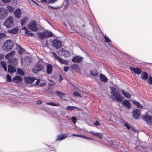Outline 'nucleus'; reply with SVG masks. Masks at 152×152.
I'll return each instance as SVG.
<instances>
[{"instance_id":"obj_1","label":"nucleus","mask_w":152,"mask_h":152,"mask_svg":"<svg viewBox=\"0 0 152 152\" xmlns=\"http://www.w3.org/2000/svg\"><path fill=\"white\" fill-rule=\"evenodd\" d=\"M110 93L112 95L110 98H112V101H115L116 100L119 103L121 102L124 99V97L119 94L118 91H117L116 88L113 87H110Z\"/></svg>"},{"instance_id":"obj_2","label":"nucleus","mask_w":152,"mask_h":152,"mask_svg":"<svg viewBox=\"0 0 152 152\" xmlns=\"http://www.w3.org/2000/svg\"><path fill=\"white\" fill-rule=\"evenodd\" d=\"M14 46V44L11 39L7 40L4 43L2 46V49L5 51H8L11 50Z\"/></svg>"},{"instance_id":"obj_3","label":"nucleus","mask_w":152,"mask_h":152,"mask_svg":"<svg viewBox=\"0 0 152 152\" xmlns=\"http://www.w3.org/2000/svg\"><path fill=\"white\" fill-rule=\"evenodd\" d=\"M28 28L30 30L34 32H37L39 30L37 22L34 20L30 21L28 24Z\"/></svg>"},{"instance_id":"obj_4","label":"nucleus","mask_w":152,"mask_h":152,"mask_svg":"<svg viewBox=\"0 0 152 152\" xmlns=\"http://www.w3.org/2000/svg\"><path fill=\"white\" fill-rule=\"evenodd\" d=\"M14 19L12 16H10L5 21L3 25L7 28H10L14 26Z\"/></svg>"},{"instance_id":"obj_5","label":"nucleus","mask_w":152,"mask_h":152,"mask_svg":"<svg viewBox=\"0 0 152 152\" xmlns=\"http://www.w3.org/2000/svg\"><path fill=\"white\" fill-rule=\"evenodd\" d=\"M52 55L54 57L55 59H56L58 61L60 62L61 64H65L66 65L68 64V61L66 60H64L59 56H58L57 54L54 52H53L52 53Z\"/></svg>"},{"instance_id":"obj_6","label":"nucleus","mask_w":152,"mask_h":152,"mask_svg":"<svg viewBox=\"0 0 152 152\" xmlns=\"http://www.w3.org/2000/svg\"><path fill=\"white\" fill-rule=\"evenodd\" d=\"M53 46L56 49H58L62 47V42L57 39H54L51 41Z\"/></svg>"},{"instance_id":"obj_7","label":"nucleus","mask_w":152,"mask_h":152,"mask_svg":"<svg viewBox=\"0 0 152 152\" xmlns=\"http://www.w3.org/2000/svg\"><path fill=\"white\" fill-rule=\"evenodd\" d=\"M143 120L146 121L150 125H152V117L148 114L143 115H142Z\"/></svg>"},{"instance_id":"obj_8","label":"nucleus","mask_w":152,"mask_h":152,"mask_svg":"<svg viewBox=\"0 0 152 152\" xmlns=\"http://www.w3.org/2000/svg\"><path fill=\"white\" fill-rule=\"evenodd\" d=\"M8 14L7 10L4 8H0V18L1 19H4L6 18Z\"/></svg>"},{"instance_id":"obj_9","label":"nucleus","mask_w":152,"mask_h":152,"mask_svg":"<svg viewBox=\"0 0 152 152\" xmlns=\"http://www.w3.org/2000/svg\"><path fill=\"white\" fill-rule=\"evenodd\" d=\"M43 69L42 65L39 63L36 64L34 68L32 69V72L34 73H37L41 70Z\"/></svg>"},{"instance_id":"obj_10","label":"nucleus","mask_w":152,"mask_h":152,"mask_svg":"<svg viewBox=\"0 0 152 152\" xmlns=\"http://www.w3.org/2000/svg\"><path fill=\"white\" fill-rule=\"evenodd\" d=\"M141 110L139 109H136L132 112V115L134 118L136 120L139 118L140 115Z\"/></svg>"},{"instance_id":"obj_11","label":"nucleus","mask_w":152,"mask_h":152,"mask_svg":"<svg viewBox=\"0 0 152 152\" xmlns=\"http://www.w3.org/2000/svg\"><path fill=\"white\" fill-rule=\"evenodd\" d=\"M18 59L16 58H12L10 59L7 61V63L9 65H10L14 67L16 66L18 64Z\"/></svg>"},{"instance_id":"obj_12","label":"nucleus","mask_w":152,"mask_h":152,"mask_svg":"<svg viewBox=\"0 0 152 152\" xmlns=\"http://www.w3.org/2000/svg\"><path fill=\"white\" fill-rule=\"evenodd\" d=\"M129 69L132 71H133L135 73L139 75L142 73V70L138 67H132V66H129Z\"/></svg>"},{"instance_id":"obj_13","label":"nucleus","mask_w":152,"mask_h":152,"mask_svg":"<svg viewBox=\"0 0 152 152\" xmlns=\"http://www.w3.org/2000/svg\"><path fill=\"white\" fill-rule=\"evenodd\" d=\"M83 57L79 56H75L72 60V61L74 63H79L81 62Z\"/></svg>"},{"instance_id":"obj_14","label":"nucleus","mask_w":152,"mask_h":152,"mask_svg":"<svg viewBox=\"0 0 152 152\" xmlns=\"http://www.w3.org/2000/svg\"><path fill=\"white\" fill-rule=\"evenodd\" d=\"M36 79L35 77L29 76L25 77L24 78L25 81L27 83H32Z\"/></svg>"},{"instance_id":"obj_15","label":"nucleus","mask_w":152,"mask_h":152,"mask_svg":"<svg viewBox=\"0 0 152 152\" xmlns=\"http://www.w3.org/2000/svg\"><path fill=\"white\" fill-rule=\"evenodd\" d=\"M14 14L17 18H19L22 14L20 9L19 8H17L14 11Z\"/></svg>"},{"instance_id":"obj_16","label":"nucleus","mask_w":152,"mask_h":152,"mask_svg":"<svg viewBox=\"0 0 152 152\" xmlns=\"http://www.w3.org/2000/svg\"><path fill=\"white\" fill-rule=\"evenodd\" d=\"M122 105L126 107L128 109H130L131 108V105L130 104V102L128 100L125 99L122 101Z\"/></svg>"},{"instance_id":"obj_17","label":"nucleus","mask_w":152,"mask_h":152,"mask_svg":"<svg viewBox=\"0 0 152 152\" xmlns=\"http://www.w3.org/2000/svg\"><path fill=\"white\" fill-rule=\"evenodd\" d=\"M88 133L91 134L93 136L98 137L100 139H102V136H103V134L101 133L95 132L92 131H90V132Z\"/></svg>"},{"instance_id":"obj_18","label":"nucleus","mask_w":152,"mask_h":152,"mask_svg":"<svg viewBox=\"0 0 152 152\" xmlns=\"http://www.w3.org/2000/svg\"><path fill=\"white\" fill-rule=\"evenodd\" d=\"M22 80L23 79L21 76L16 75L13 78L12 81L14 82L18 83L21 82Z\"/></svg>"},{"instance_id":"obj_19","label":"nucleus","mask_w":152,"mask_h":152,"mask_svg":"<svg viewBox=\"0 0 152 152\" xmlns=\"http://www.w3.org/2000/svg\"><path fill=\"white\" fill-rule=\"evenodd\" d=\"M142 79L146 81L148 78L149 76L147 72L145 71H143L141 75Z\"/></svg>"},{"instance_id":"obj_20","label":"nucleus","mask_w":152,"mask_h":152,"mask_svg":"<svg viewBox=\"0 0 152 152\" xmlns=\"http://www.w3.org/2000/svg\"><path fill=\"white\" fill-rule=\"evenodd\" d=\"M32 61V58L29 56H26L25 57V62L26 64L28 66L30 65Z\"/></svg>"},{"instance_id":"obj_21","label":"nucleus","mask_w":152,"mask_h":152,"mask_svg":"<svg viewBox=\"0 0 152 152\" xmlns=\"http://www.w3.org/2000/svg\"><path fill=\"white\" fill-rule=\"evenodd\" d=\"M53 66L50 64H48L46 66V72L48 74H51L53 72Z\"/></svg>"},{"instance_id":"obj_22","label":"nucleus","mask_w":152,"mask_h":152,"mask_svg":"<svg viewBox=\"0 0 152 152\" xmlns=\"http://www.w3.org/2000/svg\"><path fill=\"white\" fill-rule=\"evenodd\" d=\"M16 67H14L10 65H9L8 66V71L10 73L13 74L16 72Z\"/></svg>"},{"instance_id":"obj_23","label":"nucleus","mask_w":152,"mask_h":152,"mask_svg":"<svg viewBox=\"0 0 152 152\" xmlns=\"http://www.w3.org/2000/svg\"><path fill=\"white\" fill-rule=\"evenodd\" d=\"M99 79L101 81L106 83L108 81V80L106 76L102 74H100L99 75Z\"/></svg>"},{"instance_id":"obj_24","label":"nucleus","mask_w":152,"mask_h":152,"mask_svg":"<svg viewBox=\"0 0 152 152\" xmlns=\"http://www.w3.org/2000/svg\"><path fill=\"white\" fill-rule=\"evenodd\" d=\"M67 135L66 134H60L58 135L56 139V141H61L67 137Z\"/></svg>"},{"instance_id":"obj_25","label":"nucleus","mask_w":152,"mask_h":152,"mask_svg":"<svg viewBox=\"0 0 152 152\" xmlns=\"http://www.w3.org/2000/svg\"><path fill=\"white\" fill-rule=\"evenodd\" d=\"M37 35L40 38L42 39H45L47 38L45 31L39 32L37 33Z\"/></svg>"},{"instance_id":"obj_26","label":"nucleus","mask_w":152,"mask_h":152,"mask_svg":"<svg viewBox=\"0 0 152 152\" xmlns=\"http://www.w3.org/2000/svg\"><path fill=\"white\" fill-rule=\"evenodd\" d=\"M18 31V28L17 27H15L11 29L10 30H8V31L11 34H17Z\"/></svg>"},{"instance_id":"obj_27","label":"nucleus","mask_w":152,"mask_h":152,"mask_svg":"<svg viewBox=\"0 0 152 152\" xmlns=\"http://www.w3.org/2000/svg\"><path fill=\"white\" fill-rule=\"evenodd\" d=\"M62 54L64 56L66 57H68L70 55V52L66 50H62Z\"/></svg>"},{"instance_id":"obj_28","label":"nucleus","mask_w":152,"mask_h":152,"mask_svg":"<svg viewBox=\"0 0 152 152\" xmlns=\"http://www.w3.org/2000/svg\"><path fill=\"white\" fill-rule=\"evenodd\" d=\"M121 92L122 94L127 99H129L131 97V95L130 94L127 92L126 91H125L124 90H122Z\"/></svg>"},{"instance_id":"obj_29","label":"nucleus","mask_w":152,"mask_h":152,"mask_svg":"<svg viewBox=\"0 0 152 152\" xmlns=\"http://www.w3.org/2000/svg\"><path fill=\"white\" fill-rule=\"evenodd\" d=\"M28 20V18L26 16L24 17V18L21 20L20 21V24L21 26H24Z\"/></svg>"},{"instance_id":"obj_30","label":"nucleus","mask_w":152,"mask_h":152,"mask_svg":"<svg viewBox=\"0 0 152 152\" xmlns=\"http://www.w3.org/2000/svg\"><path fill=\"white\" fill-rule=\"evenodd\" d=\"M45 145L47 146L48 147L50 148H46V151L47 152H49L50 151H52L56 152V149L53 146H50L47 144H45Z\"/></svg>"},{"instance_id":"obj_31","label":"nucleus","mask_w":152,"mask_h":152,"mask_svg":"<svg viewBox=\"0 0 152 152\" xmlns=\"http://www.w3.org/2000/svg\"><path fill=\"white\" fill-rule=\"evenodd\" d=\"M90 73L91 75L93 76L97 77L98 76L97 72L96 69H95L94 70H90Z\"/></svg>"},{"instance_id":"obj_32","label":"nucleus","mask_w":152,"mask_h":152,"mask_svg":"<svg viewBox=\"0 0 152 152\" xmlns=\"http://www.w3.org/2000/svg\"><path fill=\"white\" fill-rule=\"evenodd\" d=\"M117 145L119 147H121L122 149H123L125 152H132L129 149L124 147V146L120 144Z\"/></svg>"},{"instance_id":"obj_33","label":"nucleus","mask_w":152,"mask_h":152,"mask_svg":"<svg viewBox=\"0 0 152 152\" xmlns=\"http://www.w3.org/2000/svg\"><path fill=\"white\" fill-rule=\"evenodd\" d=\"M18 53L20 55H21L25 51V50L19 45H18Z\"/></svg>"},{"instance_id":"obj_34","label":"nucleus","mask_w":152,"mask_h":152,"mask_svg":"<svg viewBox=\"0 0 152 152\" xmlns=\"http://www.w3.org/2000/svg\"><path fill=\"white\" fill-rule=\"evenodd\" d=\"M10 104L12 106L17 107L19 104V102L17 101H12Z\"/></svg>"},{"instance_id":"obj_35","label":"nucleus","mask_w":152,"mask_h":152,"mask_svg":"<svg viewBox=\"0 0 152 152\" xmlns=\"http://www.w3.org/2000/svg\"><path fill=\"white\" fill-rule=\"evenodd\" d=\"M7 9L9 12H13L15 10V8L12 6L11 5L7 6Z\"/></svg>"},{"instance_id":"obj_36","label":"nucleus","mask_w":152,"mask_h":152,"mask_svg":"<svg viewBox=\"0 0 152 152\" xmlns=\"http://www.w3.org/2000/svg\"><path fill=\"white\" fill-rule=\"evenodd\" d=\"M17 72L18 73V74L22 75H24L25 74V72L22 69L20 68L17 69Z\"/></svg>"},{"instance_id":"obj_37","label":"nucleus","mask_w":152,"mask_h":152,"mask_svg":"<svg viewBox=\"0 0 152 152\" xmlns=\"http://www.w3.org/2000/svg\"><path fill=\"white\" fill-rule=\"evenodd\" d=\"M1 66L3 68L4 70L5 71H7V68L6 63L4 61H2L1 62Z\"/></svg>"},{"instance_id":"obj_38","label":"nucleus","mask_w":152,"mask_h":152,"mask_svg":"<svg viewBox=\"0 0 152 152\" xmlns=\"http://www.w3.org/2000/svg\"><path fill=\"white\" fill-rule=\"evenodd\" d=\"M45 32L47 38L49 37H53L54 36V35L52 31H48L46 30Z\"/></svg>"},{"instance_id":"obj_39","label":"nucleus","mask_w":152,"mask_h":152,"mask_svg":"<svg viewBox=\"0 0 152 152\" xmlns=\"http://www.w3.org/2000/svg\"><path fill=\"white\" fill-rule=\"evenodd\" d=\"M75 109H78V108L77 107L74 106H68L66 108V109L69 111H72Z\"/></svg>"},{"instance_id":"obj_40","label":"nucleus","mask_w":152,"mask_h":152,"mask_svg":"<svg viewBox=\"0 0 152 152\" xmlns=\"http://www.w3.org/2000/svg\"><path fill=\"white\" fill-rule=\"evenodd\" d=\"M123 126H125L128 129H129L131 128V126L129 125V124L128 122L126 121L124 122Z\"/></svg>"},{"instance_id":"obj_41","label":"nucleus","mask_w":152,"mask_h":152,"mask_svg":"<svg viewBox=\"0 0 152 152\" xmlns=\"http://www.w3.org/2000/svg\"><path fill=\"white\" fill-rule=\"evenodd\" d=\"M70 68L72 69L76 70L78 68H79L77 64H74L70 66Z\"/></svg>"},{"instance_id":"obj_42","label":"nucleus","mask_w":152,"mask_h":152,"mask_svg":"<svg viewBox=\"0 0 152 152\" xmlns=\"http://www.w3.org/2000/svg\"><path fill=\"white\" fill-rule=\"evenodd\" d=\"M77 118L75 116H72L71 117V121L74 124H75L77 121Z\"/></svg>"},{"instance_id":"obj_43","label":"nucleus","mask_w":152,"mask_h":152,"mask_svg":"<svg viewBox=\"0 0 152 152\" xmlns=\"http://www.w3.org/2000/svg\"><path fill=\"white\" fill-rule=\"evenodd\" d=\"M104 41L106 42H107L108 43L109 42H111V40L109 38V37L107 36L106 34H105L104 36Z\"/></svg>"},{"instance_id":"obj_44","label":"nucleus","mask_w":152,"mask_h":152,"mask_svg":"<svg viewBox=\"0 0 152 152\" xmlns=\"http://www.w3.org/2000/svg\"><path fill=\"white\" fill-rule=\"evenodd\" d=\"M7 37V35L4 33H0V41L2 39Z\"/></svg>"},{"instance_id":"obj_45","label":"nucleus","mask_w":152,"mask_h":152,"mask_svg":"<svg viewBox=\"0 0 152 152\" xmlns=\"http://www.w3.org/2000/svg\"><path fill=\"white\" fill-rule=\"evenodd\" d=\"M148 82V84L152 85V77L151 75L149 76Z\"/></svg>"},{"instance_id":"obj_46","label":"nucleus","mask_w":152,"mask_h":152,"mask_svg":"<svg viewBox=\"0 0 152 152\" xmlns=\"http://www.w3.org/2000/svg\"><path fill=\"white\" fill-rule=\"evenodd\" d=\"M121 139H122V140L126 141H128V137L126 136L125 135H122L121 136Z\"/></svg>"},{"instance_id":"obj_47","label":"nucleus","mask_w":152,"mask_h":152,"mask_svg":"<svg viewBox=\"0 0 152 152\" xmlns=\"http://www.w3.org/2000/svg\"><path fill=\"white\" fill-rule=\"evenodd\" d=\"M6 80L7 81L9 82L12 80L11 77L9 75H7L6 76Z\"/></svg>"},{"instance_id":"obj_48","label":"nucleus","mask_w":152,"mask_h":152,"mask_svg":"<svg viewBox=\"0 0 152 152\" xmlns=\"http://www.w3.org/2000/svg\"><path fill=\"white\" fill-rule=\"evenodd\" d=\"M73 95L74 96L78 97L80 98L82 97L80 95V94L77 91L73 93Z\"/></svg>"},{"instance_id":"obj_49","label":"nucleus","mask_w":152,"mask_h":152,"mask_svg":"<svg viewBox=\"0 0 152 152\" xmlns=\"http://www.w3.org/2000/svg\"><path fill=\"white\" fill-rule=\"evenodd\" d=\"M8 54L11 56V57H12L15 54V50L12 51Z\"/></svg>"},{"instance_id":"obj_50","label":"nucleus","mask_w":152,"mask_h":152,"mask_svg":"<svg viewBox=\"0 0 152 152\" xmlns=\"http://www.w3.org/2000/svg\"><path fill=\"white\" fill-rule=\"evenodd\" d=\"M22 30H25V34H26V33L28 32H29L30 31L27 29V28L26 26H24L22 28Z\"/></svg>"},{"instance_id":"obj_51","label":"nucleus","mask_w":152,"mask_h":152,"mask_svg":"<svg viewBox=\"0 0 152 152\" xmlns=\"http://www.w3.org/2000/svg\"><path fill=\"white\" fill-rule=\"evenodd\" d=\"M4 4H6L10 2L11 0H0Z\"/></svg>"},{"instance_id":"obj_52","label":"nucleus","mask_w":152,"mask_h":152,"mask_svg":"<svg viewBox=\"0 0 152 152\" xmlns=\"http://www.w3.org/2000/svg\"><path fill=\"white\" fill-rule=\"evenodd\" d=\"M131 129L132 130L134 131L135 132L137 133H138L139 132V131L138 130L135 129L134 127L133 126H131Z\"/></svg>"},{"instance_id":"obj_53","label":"nucleus","mask_w":152,"mask_h":152,"mask_svg":"<svg viewBox=\"0 0 152 152\" xmlns=\"http://www.w3.org/2000/svg\"><path fill=\"white\" fill-rule=\"evenodd\" d=\"M25 34L31 37H33L34 36L33 33L32 32H27Z\"/></svg>"},{"instance_id":"obj_54","label":"nucleus","mask_w":152,"mask_h":152,"mask_svg":"<svg viewBox=\"0 0 152 152\" xmlns=\"http://www.w3.org/2000/svg\"><path fill=\"white\" fill-rule=\"evenodd\" d=\"M69 3H65V4L64 5V8L63 9L64 10H65L67 9L68 7L69 6Z\"/></svg>"},{"instance_id":"obj_55","label":"nucleus","mask_w":152,"mask_h":152,"mask_svg":"<svg viewBox=\"0 0 152 152\" xmlns=\"http://www.w3.org/2000/svg\"><path fill=\"white\" fill-rule=\"evenodd\" d=\"M69 69V67L68 66H65L64 67V71L65 72H67L68 71Z\"/></svg>"},{"instance_id":"obj_56","label":"nucleus","mask_w":152,"mask_h":152,"mask_svg":"<svg viewBox=\"0 0 152 152\" xmlns=\"http://www.w3.org/2000/svg\"><path fill=\"white\" fill-rule=\"evenodd\" d=\"M136 106L137 108H142L143 107V106H142L139 102H138V104H137Z\"/></svg>"},{"instance_id":"obj_57","label":"nucleus","mask_w":152,"mask_h":152,"mask_svg":"<svg viewBox=\"0 0 152 152\" xmlns=\"http://www.w3.org/2000/svg\"><path fill=\"white\" fill-rule=\"evenodd\" d=\"M40 79H37L36 82L35 83V85L38 86L39 85V83L40 82Z\"/></svg>"},{"instance_id":"obj_58","label":"nucleus","mask_w":152,"mask_h":152,"mask_svg":"<svg viewBox=\"0 0 152 152\" xmlns=\"http://www.w3.org/2000/svg\"><path fill=\"white\" fill-rule=\"evenodd\" d=\"M93 124L94 125L97 126H99L100 125L99 122L98 121H95Z\"/></svg>"},{"instance_id":"obj_59","label":"nucleus","mask_w":152,"mask_h":152,"mask_svg":"<svg viewBox=\"0 0 152 152\" xmlns=\"http://www.w3.org/2000/svg\"><path fill=\"white\" fill-rule=\"evenodd\" d=\"M56 94H57V95L59 97V96H60V94H62V95H63V93H62L60 91H56Z\"/></svg>"},{"instance_id":"obj_60","label":"nucleus","mask_w":152,"mask_h":152,"mask_svg":"<svg viewBox=\"0 0 152 152\" xmlns=\"http://www.w3.org/2000/svg\"><path fill=\"white\" fill-rule=\"evenodd\" d=\"M56 94H57V95L59 97V96H60V94H62V95H63V93H62L60 91H56Z\"/></svg>"},{"instance_id":"obj_61","label":"nucleus","mask_w":152,"mask_h":152,"mask_svg":"<svg viewBox=\"0 0 152 152\" xmlns=\"http://www.w3.org/2000/svg\"><path fill=\"white\" fill-rule=\"evenodd\" d=\"M48 93L50 94H53L54 93H56V91L53 90H51L50 91H49Z\"/></svg>"},{"instance_id":"obj_62","label":"nucleus","mask_w":152,"mask_h":152,"mask_svg":"<svg viewBox=\"0 0 152 152\" xmlns=\"http://www.w3.org/2000/svg\"><path fill=\"white\" fill-rule=\"evenodd\" d=\"M10 57H11V56L8 53H7V54L5 56V58H6V59H9V60L10 59L9 58Z\"/></svg>"},{"instance_id":"obj_63","label":"nucleus","mask_w":152,"mask_h":152,"mask_svg":"<svg viewBox=\"0 0 152 152\" xmlns=\"http://www.w3.org/2000/svg\"><path fill=\"white\" fill-rule=\"evenodd\" d=\"M57 0H49L48 3L51 4L54 3L55 2L57 1Z\"/></svg>"},{"instance_id":"obj_64","label":"nucleus","mask_w":152,"mask_h":152,"mask_svg":"<svg viewBox=\"0 0 152 152\" xmlns=\"http://www.w3.org/2000/svg\"><path fill=\"white\" fill-rule=\"evenodd\" d=\"M46 85V83L44 82L43 83H41L39 85V86L40 87H43Z\"/></svg>"}]
</instances>
